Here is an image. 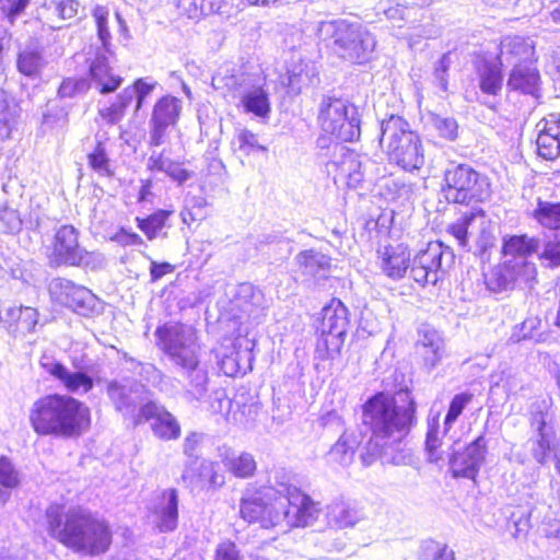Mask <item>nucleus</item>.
Wrapping results in <instances>:
<instances>
[{
	"label": "nucleus",
	"instance_id": "1",
	"mask_svg": "<svg viewBox=\"0 0 560 560\" xmlns=\"http://www.w3.org/2000/svg\"><path fill=\"white\" fill-rule=\"evenodd\" d=\"M416 402L408 389L390 396L377 393L363 405V423L371 436L363 445L360 458L364 466L377 460L383 464L406 463L404 439L416 422Z\"/></svg>",
	"mask_w": 560,
	"mask_h": 560
},
{
	"label": "nucleus",
	"instance_id": "2",
	"mask_svg": "<svg viewBox=\"0 0 560 560\" xmlns=\"http://www.w3.org/2000/svg\"><path fill=\"white\" fill-rule=\"evenodd\" d=\"M158 346L180 369L187 400H202L208 393L209 375L200 364V346L196 330L179 323L165 324L155 331Z\"/></svg>",
	"mask_w": 560,
	"mask_h": 560
},
{
	"label": "nucleus",
	"instance_id": "3",
	"mask_svg": "<svg viewBox=\"0 0 560 560\" xmlns=\"http://www.w3.org/2000/svg\"><path fill=\"white\" fill-rule=\"evenodd\" d=\"M46 517L49 535L75 552L94 557L105 553L112 544L108 524L88 510L73 508L62 513L59 506H50Z\"/></svg>",
	"mask_w": 560,
	"mask_h": 560
},
{
	"label": "nucleus",
	"instance_id": "4",
	"mask_svg": "<svg viewBox=\"0 0 560 560\" xmlns=\"http://www.w3.org/2000/svg\"><path fill=\"white\" fill-rule=\"evenodd\" d=\"M28 420L39 435L71 438L89 428L90 409L69 395L49 394L34 401Z\"/></svg>",
	"mask_w": 560,
	"mask_h": 560
},
{
	"label": "nucleus",
	"instance_id": "5",
	"mask_svg": "<svg viewBox=\"0 0 560 560\" xmlns=\"http://www.w3.org/2000/svg\"><path fill=\"white\" fill-rule=\"evenodd\" d=\"M540 246L537 237L508 235L502 241V261L486 275V285L492 292H506L517 288H532L537 268L528 257Z\"/></svg>",
	"mask_w": 560,
	"mask_h": 560
},
{
	"label": "nucleus",
	"instance_id": "6",
	"mask_svg": "<svg viewBox=\"0 0 560 560\" xmlns=\"http://www.w3.org/2000/svg\"><path fill=\"white\" fill-rule=\"evenodd\" d=\"M317 33L322 40L330 42L338 57L351 62L369 61L376 47L374 35L360 22L345 19L323 21Z\"/></svg>",
	"mask_w": 560,
	"mask_h": 560
},
{
	"label": "nucleus",
	"instance_id": "7",
	"mask_svg": "<svg viewBox=\"0 0 560 560\" xmlns=\"http://www.w3.org/2000/svg\"><path fill=\"white\" fill-rule=\"evenodd\" d=\"M380 143L390 163L406 172L419 171L425 163L420 137L413 132L402 117L390 115L381 124Z\"/></svg>",
	"mask_w": 560,
	"mask_h": 560
},
{
	"label": "nucleus",
	"instance_id": "8",
	"mask_svg": "<svg viewBox=\"0 0 560 560\" xmlns=\"http://www.w3.org/2000/svg\"><path fill=\"white\" fill-rule=\"evenodd\" d=\"M277 497V527L282 530L313 526L322 514L320 503L290 482L284 472H277L271 482Z\"/></svg>",
	"mask_w": 560,
	"mask_h": 560
},
{
	"label": "nucleus",
	"instance_id": "9",
	"mask_svg": "<svg viewBox=\"0 0 560 560\" xmlns=\"http://www.w3.org/2000/svg\"><path fill=\"white\" fill-rule=\"evenodd\" d=\"M444 194L450 202L468 203L483 201L490 197V183L485 175L467 164H458L444 173Z\"/></svg>",
	"mask_w": 560,
	"mask_h": 560
},
{
	"label": "nucleus",
	"instance_id": "10",
	"mask_svg": "<svg viewBox=\"0 0 560 560\" xmlns=\"http://www.w3.org/2000/svg\"><path fill=\"white\" fill-rule=\"evenodd\" d=\"M318 121L322 130L338 141L351 142L360 137L358 110L341 98H324L319 108Z\"/></svg>",
	"mask_w": 560,
	"mask_h": 560
},
{
	"label": "nucleus",
	"instance_id": "11",
	"mask_svg": "<svg viewBox=\"0 0 560 560\" xmlns=\"http://www.w3.org/2000/svg\"><path fill=\"white\" fill-rule=\"evenodd\" d=\"M51 260L60 266L83 267L91 270L101 269L105 257L97 252H88L79 244V231L72 225L60 226L54 237Z\"/></svg>",
	"mask_w": 560,
	"mask_h": 560
},
{
	"label": "nucleus",
	"instance_id": "12",
	"mask_svg": "<svg viewBox=\"0 0 560 560\" xmlns=\"http://www.w3.org/2000/svg\"><path fill=\"white\" fill-rule=\"evenodd\" d=\"M349 311L338 299H332L329 304L322 310V335L318 341L317 351L325 354L323 358H334L343 345V338L349 326Z\"/></svg>",
	"mask_w": 560,
	"mask_h": 560
},
{
	"label": "nucleus",
	"instance_id": "13",
	"mask_svg": "<svg viewBox=\"0 0 560 560\" xmlns=\"http://www.w3.org/2000/svg\"><path fill=\"white\" fill-rule=\"evenodd\" d=\"M331 151V159L327 162L326 168L332 175L335 184H345L349 188H357L364 179L361 156L341 143L328 145Z\"/></svg>",
	"mask_w": 560,
	"mask_h": 560
},
{
	"label": "nucleus",
	"instance_id": "14",
	"mask_svg": "<svg viewBox=\"0 0 560 560\" xmlns=\"http://www.w3.org/2000/svg\"><path fill=\"white\" fill-rule=\"evenodd\" d=\"M452 256L445 250L441 242H430L424 249H420L410 261V276L421 284H436L443 277V258Z\"/></svg>",
	"mask_w": 560,
	"mask_h": 560
},
{
	"label": "nucleus",
	"instance_id": "15",
	"mask_svg": "<svg viewBox=\"0 0 560 560\" xmlns=\"http://www.w3.org/2000/svg\"><path fill=\"white\" fill-rule=\"evenodd\" d=\"M49 293L55 302L83 316L91 315L97 304L92 291L65 278L52 279Z\"/></svg>",
	"mask_w": 560,
	"mask_h": 560
},
{
	"label": "nucleus",
	"instance_id": "16",
	"mask_svg": "<svg viewBox=\"0 0 560 560\" xmlns=\"http://www.w3.org/2000/svg\"><path fill=\"white\" fill-rule=\"evenodd\" d=\"M182 108V100L172 95L163 96L154 104L149 121L150 145L160 147L166 142L168 130L176 126Z\"/></svg>",
	"mask_w": 560,
	"mask_h": 560
},
{
	"label": "nucleus",
	"instance_id": "17",
	"mask_svg": "<svg viewBox=\"0 0 560 560\" xmlns=\"http://www.w3.org/2000/svg\"><path fill=\"white\" fill-rule=\"evenodd\" d=\"M246 492L240 503V514L248 523H259L262 528L277 527V497L269 491Z\"/></svg>",
	"mask_w": 560,
	"mask_h": 560
},
{
	"label": "nucleus",
	"instance_id": "18",
	"mask_svg": "<svg viewBox=\"0 0 560 560\" xmlns=\"http://www.w3.org/2000/svg\"><path fill=\"white\" fill-rule=\"evenodd\" d=\"M39 365L45 373L58 381L69 393L84 395L94 386L92 376L85 371H70L65 364L51 355L43 354L39 359Z\"/></svg>",
	"mask_w": 560,
	"mask_h": 560
},
{
	"label": "nucleus",
	"instance_id": "19",
	"mask_svg": "<svg viewBox=\"0 0 560 560\" xmlns=\"http://www.w3.org/2000/svg\"><path fill=\"white\" fill-rule=\"evenodd\" d=\"M148 421L155 436L164 441L177 440L180 435V425L163 405L156 401H147L138 411L136 424Z\"/></svg>",
	"mask_w": 560,
	"mask_h": 560
},
{
	"label": "nucleus",
	"instance_id": "20",
	"mask_svg": "<svg viewBox=\"0 0 560 560\" xmlns=\"http://www.w3.org/2000/svg\"><path fill=\"white\" fill-rule=\"evenodd\" d=\"M106 393L115 409L136 423L137 407L144 404L143 386L130 380H113L107 383Z\"/></svg>",
	"mask_w": 560,
	"mask_h": 560
},
{
	"label": "nucleus",
	"instance_id": "21",
	"mask_svg": "<svg viewBox=\"0 0 560 560\" xmlns=\"http://www.w3.org/2000/svg\"><path fill=\"white\" fill-rule=\"evenodd\" d=\"M237 84L240 86L241 105L245 113H252L261 118L268 117L271 110L269 93L260 82V78L242 74Z\"/></svg>",
	"mask_w": 560,
	"mask_h": 560
},
{
	"label": "nucleus",
	"instance_id": "22",
	"mask_svg": "<svg viewBox=\"0 0 560 560\" xmlns=\"http://www.w3.org/2000/svg\"><path fill=\"white\" fill-rule=\"evenodd\" d=\"M486 452V439L479 435L463 452L455 453L450 459L453 476L475 479L485 462Z\"/></svg>",
	"mask_w": 560,
	"mask_h": 560
},
{
	"label": "nucleus",
	"instance_id": "23",
	"mask_svg": "<svg viewBox=\"0 0 560 560\" xmlns=\"http://www.w3.org/2000/svg\"><path fill=\"white\" fill-rule=\"evenodd\" d=\"M326 518L329 526L351 529L369 521L363 505L352 500L337 499L327 505Z\"/></svg>",
	"mask_w": 560,
	"mask_h": 560
},
{
	"label": "nucleus",
	"instance_id": "24",
	"mask_svg": "<svg viewBox=\"0 0 560 560\" xmlns=\"http://www.w3.org/2000/svg\"><path fill=\"white\" fill-rule=\"evenodd\" d=\"M37 323L38 312L33 307L9 305L0 308V324L11 335L32 332Z\"/></svg>",
	"mask_w": 560,
	"mask_h": 560
},
{
	"label": "nucleus",
	"instance_id": "25",
	"mask_svg": "<svg viewBox=\"0 0 560 560\" xmlns=\"http://www.w3.org/2000/svg\"><path fill=\"white\" fill-rule=\"evenodd\" d=\"M109 49H100L89 65L91 80L102 94L114 92L122 82L121 77L115 74L109 66Z\"/></svg>",
	"mask_w": 560,
	"mask_h": 560
},
{
	"label": "nucleus",
	"instance_id": "26",
	"mask_svg": "<svg viewBox=\"0 0 560 560\" xmlns=\"http://www.w3.org/2000/svg\"><path fill=\"white\" fill-rule=\"evenodd\" d=\"M536 140L538 154L546 160H555L560 155V116L549 115L537 124Z\"/></svg>",
	"mask_w": 560,
	"mask_h": 560
},
{
	"label": "nucleus",
	"instance_id": "27",
	"mask_svg": "<svg viewBox=\"0 0 560 560\" xmlns=\"http://www.w3.org/2000/svg\"><path fill=\"white\" fill-rule=\"evenodd\" d=\"M183 479L195 489L220 487L224 483V477L218 474L217 465L206 459H192L185 468Z\"/></svg>",
	"mask_w": 560,
	"mask_h": 560
},
{
	"label": "nucleus",
	"instance_id": "28",
	"mask_svg": "<svg viewBox=\"0 0 560 560\" xmlns=\"http://www.w3.org/2000/svg\"><path fill=\"white\" fill-rule=\"evenodd\" d=\"M534 45L522 36H505L500 44L498 60L500 66L533 62Z\"/></svg>",
	"mask_w": 560,
	"mask_h": 560
},
{
	"label": "nucleus",
	"instance_id": "29",
	"mask_svg": "<svg viewBox=\"0 0 560 560\" xmlns=\"http://www.w3.org/2000/svg\"><path fill=\"white\" fill-rule=\"evenodd\" d=\"M153 514L156 517V526L160 532L168 533L177 527L178 495L175 489H166L162 492Z\"/></svg>",
	"mask_w": 560,
	"mask_h": 560
},
{
	"label": "nucleus",
	"instance_id": "30",
	"mask_svg": "<svg viewBox=\"0 0 560 560\" xmlns=\"http://www.w3.org/2000/svg\"><path fill=\"white\" fill-rule=\"evenodd\" d=\"M381 268L392 279H400L410 268V254L402 244L385 246L380 250Z\"/></svg>",
	"mask_w": 560,
	"mask_h": 560
},
{
	"label": "nucleus",
	"instance_id": "31",
	"mask_svg": "<svg viewBox=\"0 0 560 560\" xmlns=\"http://www.w3.org/2000/svg\"><path fill=\"white\" fill-rule=\"evenodd\" d=\"M540 77L534 62L529 63H515L512 69L508 86L511 90L520 91L524 94H529L535 97L538 96Z\"/></svg>",
	"mask_w": 560,
	"mask_h": 560
},
{
	"label": "nucleus",
	"instance_id": "32",
	"mask_svg": "<svg viewBox=\"0 0 560 560\" xmlns=\"http://www.w3.org/2000/svg\"><path fill=\"white\" fill-rule=\"evenodd\" d=\"M416 348L425 365L430 368L436 366L444 354V341L440 334L433 329H423L421 331Z\"/></svg>",
	"mask_w": 560,
	"mask_h": 560
},
{
	"label": "nucleus",
	"instance_id": "33",
	"mask_svg": "<svg viewBox=\"0 0 560 560\" xmlns=\"http://www.w3.org/2000/svg\"><path fill=\"white\" fill-rule=\"evenodd\" d=\"M361 444V434L355 431H345L329 450L327 457L331 463L349 466L354 458L355 450Z\"/></svg>",
	"mask_w": 560,
	"mask_h": 560
},
{
	"label": "nucleus",
	"instance_id": "34",
	"mask_svg": "<svg viewBox=\"0 0 560 560\" xmlns=\"http://www.w3.org/2000/svg\"><path fill=\"white\" fill-rule=\"evenodd\" d=\"M500 63L493 61H481L477 66L478 85L486 95L495 96L502 90L503 75Z\"/></svg>",
	"mask_w": 560,
	"mask_h": 560
},
{
	"label": "nucleus",
	"instance_id": "35",
	"mask_svg": "<svg viewBox=\"0 0 560 560\" xmlns=\"http://www.w3.org/2000/svg\"><path fill=\"white\" fill-rule=\"evenodd\" d=\"M222 463L224 467L237 478H249L254 476L257 468L254 456L247 452L237 454L228 451L222 457Z\"/></svg>",
	"mask_w": 560,
	"mask_h": 560
},
{
	"label": "nucleus",
	"instance_id": "36",
	"mask_svg": "<svg viewBox=\"0 0 560 560\" xmlns=\"http://www.w3.org/2000/svg\"><path fill=\"white\" fill-rule=\"evenodd\" d=\"M302 272L311 277H322L330 268V257L314 250L306 249L299 253L295 257Z\"/></svg>",
	"mask_w": 560,
	"mask_h": 560
},
{
	"label": "nucleus",
	"instance_id": "37",
	"mask_svg": "<svg viewBox=\"0 0 560 560\" xmlns=\"http://www.w3.org/2000/svg\"><path fill=\"white\" fill-rule=\"evenodd\" d=\"M422 120L425 129L436 132L439 137L448 141L457 138L458 124L455 118L429 110L422 115Z\"/></svg>",
	"mask_w": 560,
	"mask_h": 560
},
{
	"label": "nucleus",
	"instance_id": "38",
	"mask_svg": "<svg viewBox=\"0 0 560 560\" xmlns=\"http://www.w3.org/2000/svg\"><path fill=\"white\" fill-rule=\"evenodd\" d=\"M20 485V472L5 456H0V505L11 497L12 491Z\"/></svg>",
	"mask_w": 560,
	"mask_h": 560
},
{
	"label": "nucleus",
	"instance_id": "39",
	"mask_svg": "<svg viewBox=\"0 0 560 560\" xmlns=\"http://www.w3.org/2000/svg\"><path fill=\"white\" fill-rule=\"evenodd\" d=\"M478 213V221L475 226H478L479 232L475 238L476 248L475 254L480 256L482 260H488V250L495 244L494 228L489 221L486 220L483 212Z\"/></svg>",
	"mask_w": 560,
	"mask_h": 560
},
{
	"label": "nucleus",
	"instance_id": "40",
	"mask_svg": "<svg viewBox=\"0 0 560 560\" xmlns=\"http://www.w3.org/2000/svg\"><path fill=\"white\" fill-rule=\"evenodd\" d=\"M18 106L8 100L7 93L0 90V139L10 138L18 121Z\"/></svg>",
	"mask_w": 560,
	"mask_h": 560
},
{
	"label": "nucleus",
	"instance_id": "41",
	"mask_svg": "<svg viewBox=\"0 0 560 560\" xmlns=\"http://www.w3.org/2000/svg\"><path fill=\"white\" fill-rule=\"evenodd\" d=\"M533 217L542 226L560 229V202H550L538 199Z\"/></svg>",
	"mask_w": 560,
	"mask_h": 560
},
{
	"label": "nucleus",
	"instance_id": "42",
	"mask_svg": "<svg viewBox=\"0 0 560 560\" xmlns=\"http://www.w3.org/2000/svg\"><path fill=\"white\" fill-rule=\"evenodd\" d=\"M44 66L45 60L40 52L37 50L25 49L18 56V70L26 77L36 78L39 75Z\"/></svg>",
	"mask_w": 560,
	"mask_h": 560
},
{
	"label": "nucleus",
	"instance_id": "43",
	"mask_svg": "<svg viewBox=\"0 0 560 560\" xmlns=\"http://www.w3.org/2000/svg\"><path fill=\"white\" fill-rule=\"evenodd\" d=\"M478 221L477 212L465 213L455 223L451 224L448 232L457 240L458 245L467 247L469 237L472 236V229Z\"/></svg>",
	"mask_w": 560,
	"mask_h": 560
},
{
	"label": "nucleus",
	"instance_id": "44",
	"mask_svg": "<svg viewBox=\"0 0 560 560\" xmlns=\"http://www.w3.org/2000/svg\"><path fill=\"white\" fill-rule=\"evenodd\" d=\"M43 8L48 18L67 20L78 14L79 2L75 0H44Z\"/></svg>",
	"mask_w": 560,
	"mask_h": 560
},
{
	"label": "nucleus",
	"instance_id": "45",
	"mask_svg": "<svg viewBox=\"0 0 560 560\" xmlns=\"http://www.w3.org/2000/svg\"><path fill=\"white\" fill-rule=\"evenodd\" d=\"M132 100L133 92L131 89L122 90V92L118 95L116 103L100 110L102 118L109 124L118 122L124 117L125 110L131 104Z\"/></svg>",
	"mask_w": 560,
	"mask_h": 560
},
{
	"label": "nucleus",
	"instance_id": "46",
	"mask_svg": "<svg viewBox=\"0 0 560 560\" xmlns=\"http://www.w3.org/2000/svg\"><path fill=\"white\" fill-rule=\"evenodd\" d=\"M171 211L159 210L145 219L137 218L138 228L147 235L149 240H154L165 226Z\"/></svg>",
	"mask_w": 560,
	"mask_h": 560
},
{
	"label": "nucleus",
	"instance_id": "47",
	"mask_svg": "<svg viewBox=\"0 0 560 560\" xmlns=\"http://www.w3.org/2000/svg\"><path fill=\"white\" fill-rule=\"evenodd\" d=\"M90 167L101 176H112L110 161L102 140H97L94 150L88 154Z\"/></svg>",
	"mask_w": 560,
	"mask_h": 560
},
{
	"label": "nucleus",
	"instance_id": "48",
	"mask_svg": "<svg viewBox=\"0 0 560 560\" xmlns=\"http://www.w3.org/2000/svg\"><path fill=\"white\" fill-rule=\"evenodd\" d=\"M420 558L422 560H455V553L445 544L428 539L421 545Z\"/></svg>",
	"mask_w": 560,
	"mask_h": 560
},
{
	"label": "nucleus",
	"instance_id": "49",
	"mask_svg": "<svg viewBox=\"0 0 560 560\" xmlns=\"http://www.w3.org/2000/svg\"><path fill=\"white\" fill-rule=\"evenodd\" d=\"M553 440L555 435H548L546 433H542V436H532L528 440L527 443L530 454L539 465H546L548 463Z\"/></svg>",
	"mask_w": 560,
	"mask_h": 560
},
{
	"label": "nucleus",
	"instance_id": "50",
	"mask_svg": "<svg viewBox=\"0 0 560 560\" xmlns=\"http://www.w3.org/2000/svg\"><path fill=\"white\" fill-rule=\"evenodd\" d=\"M440 446L441 438L439 436V417L436 416L428 420L425 448L430 462L436 463L442 459V455L439 452Z\"/></svg>",
	"mask_w": 560,
	"mask_h": 560
},
{
	"label": "nucleus",
	"instance_id": "51",
	"mask_svg": "<svg viewBox=\"0 0 560 560\" xmlns=\"http://www.w3.org/2000/svg\"><path fill=\"white\" fill-rule=\"evenodd\" d=\"M472 397L474 395L470 393H460L453 397L444 419V433L452 428L463 410L471 402Z\"/></svg>",
	"mask_w": 560,
	"mask_h": 560
},
{
	"label": "nucleus",
	"instance_id": "52",
	"mask_svg": "<svg viewBox=\"0 0 560 560\" xmlns=\"http://www.w3.org/2000/svg\"><path fill=\"white\" fill-rule=\"evenodd\" d=\"M246 364H241V353L237 352L235 357L226 355L221 361V371L228 376H235L237 374H246L252 370L253 355L249 351L244 352Z\"/></svg>",
	"mask_w": 560,
	"mask_h": 560
},
{
	"label": "nucleus",
	"instance_id": "53",
	"mask_svg": "<svg viewBox=\"0 0 560 560\" xmlns=\"http://www.w3.org/2000/svg\"><path fill=\"white\" fill-rule=\"evenodd\" d=\"M238 150L245 155L256 152H267V148L259 143L258 136L250 130L242 129L236 136Z\"/></svg>",
	"mask_w": 560,
	"mask_h": 560
},
{
	"label": "nucleus",
	"instance_id": "54",
	"mask_svg": "<svg viewBox=\"0 0 560 560\" xmlns=\"http://www.w3.org/2000/svg\"><path fill=\"white\" fill-rule=\"evenodd\" d=\"M539 258L548 267L560 266V232L555 233L552 237L545 243Z\"/></svg>",
	"mask_w": 560,
	"mask_h": 560
},
{
	"label": "nucleus",
	"instance_id": "55",
	"mask_svg": "<svg viewBox=\"0 0 560 560\" xmlns=\"http://www.w3.org/2000/svg\"><path fill=\"white\" fill-rule=\"evenodd\" d=\"M93 16L97 26L98 38L102 42L103 48L108 49L110 42V33L108 30V10L105 7L97 5L93 11Z\"/></svg>",
	"mask_w": 560,
	"mask_h": 560
},
{
	"label": "nucleus",
	"instance_id": "56",
	"mask_svg": "<svg viewBox=\"0 0 560 560\" xmlns=\"http://www.w3.org/2000/svg\"><path fill=\"white\" fill-rule=\"evenodd\" d=\"M90 83L86 79L68 78L63 80L59 86L58 94L60 97H74L79 94L86 92Z\"/></svg>",
	"mask_w": 560,
	"mask_h": 560
},
{
	"label": "nucleus",
	"instance_id": "57",
	"mask_svg": "<svg viewBox=\"0 0 560 560\" xmlns=\"http://www.w3.org/2000/svg\"><path fill=\"white\" fill-rule=\"evenodd\" d=\"M156 85L158 82L152 78H140L135 81L132 86L128 88L133 92V98L136 97V110L142 107L145 97L151 94Z\"/></svg>",
	"mask_w": 560,
	"mask_h": 560
},
{
	"label": "nucleus",
	"instance_id": "58",
	"mask_svg": "<svg viewBox=\"0 0 560 560\" xmlns=\"http://www.w3.org/2000/svg\"><path fill=\"white\" fill-rule=\"evenodd\" d=\"M493 386L502 387L508 394L515 393L520 383L511 369H503L491 376Z\"/></svg>",
	"mask_w": 560,
	"mask_h": 560
},
{
	"label": "nucleus",
	"instance_id": "59",
	"mask_svg": "<svg viewBox=\"0 0 560 560\" xmlns=\"http://www.w3.org/2000/svg\"><path fill=\"white\" fill-rule=\"evenodd\" d=\"M530 429L533 436H542V433L556 435L553 427L547 421V415L541 411L532 415Z\"/></svg>",
	"mask_w": 560,
	"mask_h": 560
},
{
	"label": "nucleus",
	"instance_id": "60",
	"mask_svg": "<svg viewBox=\"0 0 560 560\" xmlns=\"http://www.w3.org/2000/svg\"><path fill=\"white\" fill-rule=\"evenodd\" d=\"M452 61L450 52L444 54L434 67V79L442 91H447V71Z\"/></svg>",
	"mask_w": 560,
	"mask_h": 560
},
{
	"label": "nucleus",
	"instance_id": "61",
	"mask_svg": "<svg viewBox=\"0 0 560 560\" xmlns=\"http://www.w3.org/2000/svg\"><path fill=\"white\" fill-rule=\"evenodd\" d=\"M0 222L8 233H16L22 228V220L19 212L11 208L0 210Z\"/></svg>",
	"mask_w": 560,
	"mask_h": 560
},
{
	"label": "nucleus",
	"instance_id": "62",
	"mask_svg": "<svg viewBox=\"0 0 560 560\" xmlns=\"http://www.w3.org/2000/svg\"><path fill=\"white\" fill-rule=\"evenodd\" d=\"M310 83L308 73L304 72L302 66L288 70V85L293 92H301L302 88Z\"/></svg>",
	"mask_w": 560,
	"mask_h": 560
},
{
	"label": "nucleus",
	"instance_id": "63",
	"mask_svg": "<svg viewBox=\"0 0 560 560\" xmlns=\"http://www.w3.org/2000/svg\"><path fill=\"white\" fill-rule=\"evenodd\" d=\"M31 0H0V11L13 22L14 18L21 14Z\"/></svg>",
	"mask_w": 560,
	"mask_h": 560
},
{
	"label": "nucleus",
	"instance_id": "64",
	"mask_svg": "<svg viewBox=\"0 0 560 560\" xmlns=\"http://www.w3.org/2000/svg\"><path fill=\"white\" fill-rule=\"evenodd\" d=\"M214 560H240L235 544L231 541L220 544L217 548Z\"/></svg>",
	"mask_w": 560,
	"mask_h": 560
}]
</instances>
